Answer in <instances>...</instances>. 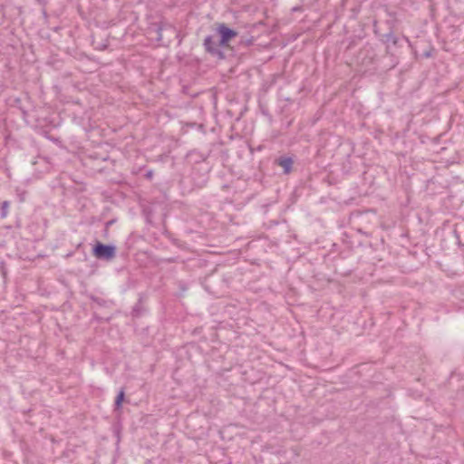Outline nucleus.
Listing matches in <instances>:
<instances>
[{
	"mask_svg": "<svg viewBox=\"0 0 464 464\" xmlns=\"http://www.w3.org/2000/svg\"><path fill=\"white\" fill-rule=\"evenodd\" d=\"M92 254L99 260L111 262L116 257L117 247L113 244L96 241L92 246Z\"/></svg>",
	"mask_w": 464,
	"mask_h": 464,
	"instance_id": "1",
	"label": "nucleus"
},
{
	"mask_svg": "<svg viewBox=\"0 0 464 464\" xmlns=\"http://www.w3.org/2000/svg\"><path fill=\"white\" fill-rule=\"evenodd\" d=\"M203 45L205 47L206 52L211 54L212 56L217 57L219 60H223L226 58V55L222 50L224 46L218 44V40H217L214 36H207L204 39Z\"/></svg>",
	"mask_w": 464,
	"mask_h": 464,
	"instance_id": "2",
	"label": "nucleus"
},
{
	"mask_svg": "<svg viewBox=\"0 0 464 464\" xmlns=\"http://www.w3.org/2000/svg\"><path fill=\"white\" fill-rule=\"evenodd\" d=\"M217 32L219 35L218 44H221L225 47H228L229 42L237 36V32L234 29L229 28L226 24H219Z\"/></svg>",
	"mask_w": 464,
	"mask_h": 464,
	"instance_id": "3",
	"label": "nucleus"
},
{
	"mask_svg": "<svg viewBox=\"0 0 464 464\" xmlns=\"http://www.w3.org/2000/svg\"><path fill=\"white\" fill-rule=\"evenodd\" d=\"M275 163L283 168V173L290 174L293 169L294 160L290 156H280L275 160Z\"/></svg>",
	"mask_w": 464,
	"mask_h": 464,
	"instance_id": "4",
	"label": "nucleus"
},
{
	"mask_svg": "<svg viewBox=\"0 0 464 464\" xmlns=\"http://www.w3.org/2000/svg\"><path fill=\"white\" fill-rule=\"evenodd\" d=\"M376 57H377V55L375 53V51L372 48L366 49L364 51V56L362 60V65H364L366 67H372L373 69H376V66H375L377 64Z\"/></svg>",
	"mask_w": 464,
	"mask_h": 464,
	"instance_id": "5",
	"label": "nucleus"
},
{
	"mask_svg": "<svg viewBox=\"0 0 464 464\" xmlns=\"http://www.w3.org/2000/svg\"><path fill=\"white\" fill-rule=\"evenodd\" d=\"M381 41L386 44V53H390V44L396 46L399 44V38L394 35L392 30L389 33L381 35Z\"/></svg>",
	"mask_w": 464,
	"mask_h": 464,
	"instance_id": "6",
	"label": "nucleus"
},
{
	"mask_svg": "<svg viewBox=\"0 0 464 464\" xmlns=\"http://www.w3.org/2000/svg\"><path fill=\"white\" fill-rule=\"evenodd\" d=\"M142 302H143L142 295H140V298H139L138 302L135 304V305L133 306V308L131 310L132 317L138 318L143 314L145 309L143 307Z\"/></svg>",
	"mask_w": 464,
	"mask_h": 464,
	"instance_id": "7",
	"label": "nucleus"
},
{
	"mask_svg": "<svg viewBox=\"0 0 464 464\" xmlns=\"http://www.w3.org/2000/svg\"><path fill=\"white\" fill-rule=\"evenodd\" d=\"M125 400V391L123 388L118 392L114 401V411H120L122 408V403Z\"/></svg>",
	"mask_w": 464,
	"mask_h": 464,
	"instance_id": "8",
	"label": "nucleus"
},
{
	"mask_svg": "<svg viewBox=\"0 0 464 464\" xmlns=\"http://www.w3.org/2000/svg\"><path fill=\"white\" fill-rule=\"evenodd\" d=\"M11 102H12V103H11V104H12V106H15V107H17L19 110H21V111H22V112H23L24 114H25V113H26V110L24 109V106H23V104H22V98H20V97H15V98H14L13 100H11Z\"/></svg>",
	"mask_w": 464,
	"mask_h": 464,
	"instance_id": "9",
	"label": "nucleus"
},
{
	"mask_svg": "<svg viewBox=\"0 0 464 464\" xmlns=\"http://www.w3.org/2000/svg\"><path fill=\"white\" fill-rule=\"evenodd\" d=\"M9 206H10V202L7 200H5L2 203L1 211H0L1 218H5L7 216Z\"/></svg>",
	"mask_w": 464,
	"mask_h": 464,
	"instance_id": "10",
	"label": "nucleus"
},
{
	"mask_svg": "<svg viewBox=\"0 0 464 464\" xmlns=\"http://www.w3.org/2000/svg\"><path fill=\"white\" fill-rule=\"evenodd\" d=\"M0 273L3 276V278L5 280L7 277V268H6L5 263L4 261L0 262Z\"/></svg>",
	"mask_w": 464,
	"mask_h": 464,
	"instance_id": "11",
	"label": "nucleus"
},
{
	"mask_svg": "<svg viewBox=\"0 0 464 464\" xmlns=\"http://www.w3.org/2000/svg\"><path fill=\"white\" fill-rule=\"evenodd\" d=\"M92 301L98 304L99 305L101 306H103L105 304V300L100 298V297H97V296H92L91 297Z\"/></svg>",
	"mask_w": 464,
	"mask_h": 464,
	"instance_id": "12",
	"label": "nucleus"
},
{
	"mask_svg": "<svg viewBox=\"0 0 464 464\" xmlns=\"http://www.w3.org/2000/svg\"><path fill=\"white\" fill-rule=\"evenodd\" d=\"M156 32H157V34H158L157 41H161L162 40V25L158 24Z\"/></svg>",
	"mask_w": 464,
	"mask_h": 464,
	"instance_id": "13",
	"label": "nucleus"
},
{
	"mask_svg": "<svg viewBox=\"0 0 464 464\" xmlns=\"http://www.w3.org/2000/svg\"><path fill=\"white\" fill-rule=\"evenodd\" d=\"M153 175H154L153 170L150 169V170H148V171L146 172V174H145V178H147L148 179H152V177H153Z\"/></svg>",
	"mask_w": 464,
	"mask_h": 464,
	"instance_id": "14",
	"label": "nucleus"
},
{
	"mask_svg": "<svg viewBox=\"0 0 464 464\" xmlns=\"http://www.w3.org/2000/svg\"><path fill=\"white\" fill-rule=\"evenodd\" d=\"M115 223V219H111L105 223L106 228H109L111 226H112Z\"/></svg>",
	"mask_w": 464,
	"mask_h": 464,
	"instance_id": "15",
	"label": "nucleus"
},
{
	"mask_svg": "<svg viewBox=\"0 0 464 464\" xmlns=\"http://www.w3.org/2000/svg\"><path fill=\"white\" fill-rule=\"evenodd\" d=\"M252 44H253V39H248L246 42V45H247V46L251 45Z\"/></svg>",
	"mask_w": 464,
	"mask_h": 464,
	"instance_id": "16",
	"label": "nucleus"
},
{
	"mask_svg": "<svg viewBox=\"0 0 464 464\" xmlns=\"http://www.w3.org/2000/svg\"><path fill=\"white\" fill-rule=\"evenodd\" d=\"M423 55H424L425 57H430V56H431V53H430V52H425V53H423Z\"/></svg>",
	"mask_w": 464,
	"mask_h": 464,
	"instance_id": "17",
	"label": "nucleus"
},
{
	"mask_svg": "<svg viewBox=\"0 0 464 464\" xmlns=\"http://www.w3.org/2000/svg\"><path fill=\"white\" fill-rule=\"evenodd\" d=\"M108 231H109V228H106V227H104V237H107L108 235Z\"/></svg>",
	"mask_w": 464,
	"mask_h": 464,
	"instance_id": "18",
	"label": "nucleus"
},
{
	"mask_svg": "<svg viewBox=\"0 0 464 464\" xmlns=\"http://www.w3.org/2000/svg\"><path fill=\"white\" fill-rule=\"evenodd\" d=\"M397 63V62L394 61V63L391 65L390 68H393L395 66V64Z\"/></svg>",
	"mask_w": 464,
	"mask_h": 464,
	"instance_id": "19",
	"label": "nucleus"
},
{
	"mask_svg": "<svg viewBox=\"0 0 464 464\" xmlns=\"http://www.w3.org/2000/svg\"><path fill=\"white\" fill-rule=\"evenodd\" d=\"M298 10H299V8H298V7H294V8H293V11H298Z\"/></svg>",
	"mask_w": 464,
	"mask_h": 464,
	"instance_id": "20",
	"label": "nucleus"
},
{
	"mask_svg": "<svg viewBox=\"0 0 464 464\" xmlns=\"http://www.w3.org/2000/svg\"><path fill=\"white\" fill-rule=\"evenodd\" d=\"M39 3H42V0H37Z\"/></svg>",
	"mask_w": 464,
	"mask_h": 464,
	"instance_id": "21",
	"label": "nucleus"
}]
</instances>
